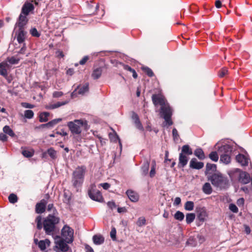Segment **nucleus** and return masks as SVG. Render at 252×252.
<instances>
[{
    "label": "nucleus",
    "mask_w": 252,
    "mask_h": 252,
    "mask_svg": "<svg viewBox=\"0 0 252 252\" xmlns=\"http://www.w3.org/2000/svg\"><path fill=\"white\" fill-rule=\"evenodd\" d=\"M242 170L239 168L232 169L227 171L231 180L232 182H239Z\"/></svg>",
    "instance_id": "obj_9"
},
{
    "label": "nucleus",
    "mask_w": 252,
    "mask_h": 252,
    "mask_svg": "<svg viewBox=\"0 0 252 252\" xmlns=\"http://www.w3.org/2000/svg\"><path fill=\"white\" fill-rule=\"evenodd\" d=\"M63 93L61 91H55L53 93V97L54 98H59L62 96Z\"/></svg>",
    "instance_id": "obj_50"
},
{
    "label": "nucleus",
    "mask_w": 252,
    "mask_h": 252,
    "mask_svg": "<svg viewBox=\"0 0 252 252\" xmlns=\"http://www.w3.org/2000/svg\"><path fill=\"white\" fill-rule=\"evenodd\" d=\"M34 115L33 112L31 110H27L24 112L25 117L27 119H32L33 118Z\"/></svg>",
    "instance_id": "obj_42"
},
{
    "label": "nucleus",
    "mask_w": 252,
    "mask_h": 252,
    "mask_svg": "<svg viewBox=\"0 0 252 252\" xmlns=\"http://www.w3.org/2000/svg\"><path fill=\"white\" fill-rule=\"evenodd\" d=\"M99 185L101 186L104 189H108L110 187V184L107 183H101Z\"/></svg>",
    "instance_id": "obj_62"
},
{
    "label": "nucleus",
    "mask_w": 252,
    "mask_h": 252,
    "mask_svg": "<svg viewBox=\"0 0 252 252\" xmlns=\"http://www.w3.org/2000/svg\"><path fill=\"white\" fill-rule=\"evenodd\" d=\"M217 170V165L215 164L209 163L206 164V173H211L216 171Z\"/></svg>",
    "instance_id": "obj_27"
},
{
    "label": "nucleus",
    "mask_w": 252,
    "mask_h": 252,
    "mask_svg": "<svg viewBox=\"0 0 252 252\" xmlns=\"http://www.w3.org/2000/svg\"><path fill=\"white\" fill-rule=\"evenodd\" d=\"M172 135L174 141L178 140L179 135L178 134L177 130L175 128H174L172 130Z\"/></svg>",
    "instance_id": "obj_47"
},
{
    "label": "nucleus",
    "mask_w": 252,
    "mask_h": 252,
    "mask_svg": "<svg viewBox=\"0 0 252 252\" xmlns=\"http://www.w3.org/2000/svg\"><path fill=\"white\" fill-rule=\"evenodd\" d=\"M194 203L191 201H188L186 202L184 207L187 211H192L194 208Z\"/></svg>",
    "instance_id": "obj_36"
},
{
    "label": "nucleus",
    "mask_w": 252,
    "mask_h": 252,
    "mask_svg": "<svg viewBox=\"0 0 252 252\" xmlns=\"http://www.w3.org/2000/svg\"><path fill=\"white\" fill-rule=\"evenodd\" d=\"M85 172L86 167L84 166H78L73 171L71 182L74 188L77 189L82 186Z\"/></svg>",
    "instance_id": "obj_3"
},
{
    "label": "nucleus",
    "mask_w": 252,
    "mask_h": 252,
    "mask_svg": "<svg viewBox=\"0 0 252 252\" xmlns=\"http://www.w3.org/2000/svg\"><path fill=\"white\" fill-rule=\"evenodd\" d=\"M47 203L46 200L43 199L35 205V211L37 214L44 213L46 209V205Z\"/></svg>",
    "instance_id": "obj_13"
},
{
    "label": "nucleus",
    "mask_w": 252,
    "mask_h": 252,
    "mask_svg": "<svg viewBox=\"0 0 252 252\" xmlns=\"http://www.w3.org/2000/svg\"><path fill=\"white\" fill-rule=\"evenodd\" d=\"M78 94H84L86 92L89 91V84L86 83L83 86L80 87H78Z\"/></svg>",
    "instance_id": "obj_32"
},
{
    "label": "nucleus",
    "mask_w": 252,
    "mask_h": 252,
    "mask_svg": "<svg viewBox=\"0 0 252 252\" xmlns=\"http://www.w3.org/2000/svg\"><path fill=\"white\" fill-rule=\"evenodd\" d=\"M90 57L88 56H84L80 61L79 64L84 65L86 62L89 60Z\"/></svg>",
    "instance_id": "obj_51"
},
{
    "label": "nucleus",
    "mask_w": 252,
    "mask_h": 252,
    "mask_svg": "<svg viewBox=\"0 0 252 252\" xmlns=\"http://www.w3.org/2000/svg\"><path fill=\"white\" fill-rule=\"evenodd\" d=\"M195 218V215L194 213H188L186 216V220L187 224L192 222Z\"/></svg>",
    "instance_id": "obj_33"
},
{
    "label": "nucleus",
    "mask_w": 252,
    "mask_h": 252,
    "mask_svg": "<svg viewBox=\"0 0 252 252\" xmlns=\"http://www.w3.org/2000/svg\"><path fill=\"white\" fill-rule=\"evenodd\" d=\"M117 211L119 213H126L127 211L126 208L125 207H118Z\"/></svg>",
    "instance_id": "obj_61"
},
{
    "label": "nucleus",
    "mask_w": 252,
    "mask_h": 252,
    "mask_svg": "<svg viewBox=\"0 0 252 252\" xmlns=\"http://www.w3.org/2000/svg\"><path fill=\"white\" fill-rule=\"evenodd\" d=\"M236 160L241 166H246L248 165L250 158L248 156L240 154L236 156Z\"/></svg>",
    "instance_id": "obj_11"
},
{
    "label": "nucleus",
    "mask_w": 252,
    "mask_h": 252,
    "mask_svg": "<svg viewBox=\"0 0 252 252\" xmlns=\"http://www.w3.org/2000/svg\"><path fill=\"white\" fill-rule=\"evenodd\" d=\"M62 240L64 243L66 245L67 243H71L73 241V234L74 230L67 225H65L62 229Z\"/></svg>",
    "instance_id": "obj_6"
},
{
    "label": "nucleus",
    "mask_w": 252,
    "mask_h": 252,
    "mask_svg": "<svg viewBox=\"0 0 252 252\" xmlns=\"http://www.w3.org/2000/svg\"><path fill=\"white\" fill-rule=\"evenodd\" d=\"M126 194L132 202H137L139 199L138 194L132 190H127Z\"/></svg>",
    "instance_id": "obj_21"
},
{
    "label": "nucleus",
    "mask_w": 252,
    "mask_h": 252,
    "mask_svg": "<svg viewBox=\"0 0 252 252\" xmlns=\"http://www.w3.org/2000/svg\"><path fill=\"white\" fill-rule=\"evenodd\" d=\"M110 236L113 240L116 239V230L115 228H114L112 229V230L110 232Z\"/></svg>",
    "instance_id": "obj_56"
},
{
    "label": "nucleus",
    "mask_w": 252,
    "mask_h": 252,
    "mask_svg": "<svg viewBox=\"0 0 252 252\" xmlns=\"http://www.w3.org/2000/svg\"><path fill=\"white\" fill-rule=\"evenodd\" d=\"M47 153L51 158L55 159L57 158V152L53 148H50L48 149Z\"/></svg>",
    "instance_id": "obj_39"
},
{
    "label": "nucleus",
    "mask_w": 252,
    "mask_h": 252,
    "mask_svg": "<svg viewBox=\"0 0 252 252\" xmlns=\"http://www.w3.org/2000/svg\"><path fill=\"white\" fill-rule=\"evenodd\" d=\"M251 181V177L247 172L242 171L239 182L242 184H248Z\"/></svg>",
    "instance_id": "obj_19"
},
{
    "label": "nucleus",
    "mask_w": 252,
    "mask_h": 252,
    "mask_svg": "<svg viewBox=\"0 0 252 252\" xmlns=\"http://www.w3.org/2000/svg\"><path fill=\"white\" fill-rule=\"evenodd\" d=\"M216 148L218 149V153L220 156V161L225 164H229L231 162L230 155L233 147L229 145L225 144Z\"/></svg>",
    "instance_id": "obj_4"
},
{
    "label": "nucleus",
    "mask_w": 252,
    "mask_h": 252,
    "mask_svg": "<svg viewBox=\"0 0 252 252\" xmlns=\"http://www.w3.org/2000/svg\"><path fill=\"white\" fill-rule=\"evenodd\" d=\"M152 99L154 104L155 106L160 105L161 106L160 114L161 117L165 120L166 126H171L173 122L171 120L172 115V109L164 97L157 94H153Z\"/></svg>",
    "instance_id": "obj_2"
},
{
    "label": "nucleus",
    "mask_w": 252,
    "mask_h": 252,
    "mask_svg": "<svg viewBox=\"0 0 252 252\" xmlns=\"http://www.w3.org/2000/svg\"><path fill=\"white\" fill-rule=\"evenodd\" d=\"M30 33L34 37H38L40 36V33L38 32L37 30L35 28H32L30 30Z\"/></svg>",
    "instance_id": "obj_48"
},
{
    "label": "nucleus",
    "mask_w": 252,
    "mask_h": 252,
    "mask_svg": "<svg viewBox=\"0 0 252 252\" xmlns=\"http://www.w3.org/2000/svg\"><path fill=\"white\" fill-rule=\"evenodd\" d=\"M210 180L214 186L220 188H224L228 183L226 178L220 174H214L210 177Z\"/></svg>",
    "instance_id": "obj_8"
},
{
    "label": "nucleus",
    "mask_w": 252,
    "mask_h": 252,
    "mask_svg": "<svg viewBox=\"0 0 252 252\" xmlns=\"http://www.w3.org/2000/svg\"><path fill=\"white\" fill-rule=\"evenodd\" d=\"M47 211H52L53 214L56 215V214H58L57 211L55 207L54 206V204L53 203L49 204L47 206Z\"/></svg>",
    "instance_id": "obj_43"
},
{
    "label": "nucleus",
    "mask_w": 252,
    "mask_h": 252,
    "mask_svg": "<svg viewBox=\"0 0 252 252\" xmlns=\"http://www.w3.org/2000/svg\"><path fill=\"white\" fill-rule=\"evenodd\" d=\"M85 249L86 252H94L92 248L88 245H86L85 246Z\"/></svg>",
    "instance_id": "obj_64"
},
{
    "label": "nucleus",
    "mask_w": 252,
    "mask_h": 252,
    "mask_svg": "<svg viewBox=\"0 0 252 252\" xmlns=\"http://www.w3.org/2000/svg\"><path fill=\"white\" fill-rule=\"evenodd\" d=\"M229 209L233 213H237L238 212V208L234 204H230L229 206Z\"/></svg>",
    "instance_id": "obj_49"
},
{
    "label": "nucleus",
    "mask_w": 252,
    "mask_h": 252,
    "mask_svg": "<svg viewBox=\"0 0 252 252\" xmlns=\"http://www.w3.org/2000/svg\"><path fill=\"white\" fill-rule=\"evenodd\" d=\"M142 70L147 74V75L149 77H152L154 76V73L152 69L147 66H143L142 67Z\"/></svg>",
    "instance_id": "obj_40"
},
{
    "label": "nucleus",
    "mask_w": 252,
    "mask_h": 252,
    "mask_svg": "<svg viewBox=\"0 0 252 252\" xmlns=\"http://www.w3.org/2000/svg\"><path fill=\"white\" fill-rule=\"evenodd\" d=\"M194 155L199 159H204L205 158L204 153L203 150L200 148H197L194 152Z\"/></svg>",
    "instance_id": "obj_24"
},
{
    "label": "nucleus",
    "mask_w": 252,
    "mask_h": 252,
    "mask_svg": "<svg viewBox=\"0 0 252 252\" xmlns=\"http://www.w3.org/2000/svg\"><path fill=\"white\" fill-rule=\"evenodd\" d=\"M208 217V214L205 208H199L197 211V219L198 220L200 224H198L199 226L202 224Z\"/></svg>",
    "instance_id": "obj_10"
},
{
    "label": "nucleus",
    "mask_w": 252,
    "mask_h": 252,
    "mask_svg": "<svg viewBox=\"0 0 252 252\" xmlns=\"http://www.w3.org/2000/svg\"><path fill=\"white\" fill-rule=\"evenodd\" d=\"M34 5L32 3L30 2H26L22 8L21 14L27 16L29 14L30 12L34 10Z\"/></svg>",
    "instance_id": "obj_14"
},
{
    "label": "nucleus",
    "mask_w": 252,
    "mask_h": 252,
    "mask_svg": "<svg viewBox=\"0 0 252 252\" xmlns=\"http://www.w3.org/2000/svg\"><path fill=\"white\" fill-rule=\"evenodd\" d=\"M156 162L155 160H153L152 161V167L150 172V176L153 178L156 174Z\"/></svg>",
    "instance_id": "obj_37"
},
{
    "label": "nucleus",
    "mask_w": 252,
    "mask_h": 252,
    "mask_svg": "<svg viewBox=\"0 0 252 252\" xmlns=\"http://www.w3.org/2000/svg\"><path fill=\"white\" fill-rule=\"evenodd\" d=\"M27 32L24 29H19L18 33L16 34L17 36V40L19 44L24 43V41L26 36Z\"/></svg>",
    "instance_id": "obj_18"
},
{
    "label": "nucleus",
    "mask_w": 252,
    "mask_h": 252,
    "mask_svg": "<svg viewBox=\"0 0 252 252\" xmlns=\"http://www.w3.org/2000/svg\"><path fill=\"white\" fill-rule=\"evenodd\" d=\"M85 125H87V122L83 120H75L67 123V126L71 133L76 134H79L81 133V127Z\"/></svg>",
    "instance_id": "obj_7"
},
{
    "label": "nucleus",
    "mask_w": 252,
    "mask_h": 252,
    "mask_svg": "<svg viewBox=\"0 0 252 252\" xmlns=\"http://www.w3.org/2000/svg\"><path fill=\"white\" fill-rule=\"evenodd\" d=\"M22 45V46L21 47V49L19 50V51H17V53L19 54H25V51L26 50V47L25 46V44H21Z\"/></svg>",
    "instance_id": "obj_52"
},
{
    "label": "nucleus",
    "mask_w": 252,
    "mask_h": 252,
    "mask_svg": "<svg viewBox=\"0 0 252 252\" xmlns=\"http://www.w3.org/2000/svg\"><path fill=\"white\" fill-rule=\"evenodd\" d=\"M98 190H97L96 189V186L95 185V184H92L90 186L88 190V194L89 196H90L91 195L92 196H93V194H94V192H96V191H97Z\"/></svg>",
    "instance_id": "obj_34"
},
{
    "label": "nucleus",
    "mask_w": 252,
    "mask_h": 252,
    "mask_svg": "<svg viewBox=\"0 0 252 252\" xmlns=\"http://www.w3.org/2000/svg\"><path fill=\"white\" fill-rule=\"evenodd\" d=\"M34 242L36 245H38L39 248L42 251H44L50 244V241L47 239L40 241H38L37 239H34Z\"/></svg>",
    "instance_id": "obj_12"
},
{
    "label": "nucleus",
    "mask_w": 252,
    "mask_h": 252,
    "mask_svg": "<svg viewBox=\"0 0 252 252\" xmlns=\"http://www.w3.org/2000/svg\"><path fill=\"white\" fill-rule=\"evenodd\" d=\"M107 205L108 207L112 210L117 207V205L114 201H109L107 202Z\"/></svg>",
    "instance_id": "obj_54"
},
{
    "label": "nucleus",
    "mask_w": 252,
    "mask_h": 252,
    "mask_svg": "<svg viewBox=\"0 0 252 252\" xmlns=\"http://www.w3.org/2000/svg\"><path fill=\"white\" fill-rule=\"evenodd\" d=\"M209 158L214 161H217L219 159V155L217 152L213 151L210 153L209 155Z\"/></svg>",
    "instance_id": "obj_38"
},
{
    "label": "nucleus",
    "mask_w": 252,
    "mask_h": 252,
    "mask_svg": "<svg viewBox=\"0 0 252 252\" xmlns=\"http://www.w3.org/2000/svg\"><path fill=\"white\" fill-rule=\"evenodd\" d=\"M3 131L4 133L9 135L12 137H14L15 136V134L12 130V129L8 126H5L3 128Z\"/></svg>",
    "instance_id": "obj_31"
},
{
    "label": "nucleus",
    "mask_w": 252,
    "mask_h": 252,
    "mask_svg": "<svg viewBox=\"0 0 252 252\" xmlns=\"http://www.w3.org/2000/svg\"><path fill=\"white\" fill-rule=\"evenodd\" d=\"M68 102H69V101L66 100V101H64L57 102L55 103H56L57 107L59 108L62 106L64 105L67 104L68 103Z\"/></svg>",
    "instance_id": "obj_59"
},
{
    "label": "nucleus",
    "mask_w": 252,
    "mask_h": 252,
    "mask_svg": "<svg viewBox=\"0 0 252 252\" xmlns=\"http://www.w3.org/2000/svg\"><path fill=\"white\" fill-rule=\"evenodd\" d=\"M150 163L148 161H145L141 166V171L143 175L145 176L148 174L149 168Z\"/></svg>",
    "instance_id": "obj_29"
},
{
    "label": "nucleus",
    "mask_w": 252,
    "mask_h": 252,
    "mask_svg": "<svg viewBox=\"0 0 252 252\" xmlns=\"http://www.w3.org/2000/svg\"><path fill=\"white\" fill-rule=\"evenodd\" d=\"M60 218L56 215H49L45 218L42 222V218L38 216L35 219L37 223V228L41 229L42 227L46 235H52L55 240V248L57 252H66L68 251L69 247L61 240V237L56 234L59 232V228L57 225L59 223Z\"/></svg>",
    "instance_id": "obj_1"
},
{
    "label": "nucleus",
    "mask_w": 252,
    "mask_h": 252,
    "mask_svg": "<svg viewBox=\"0 0 252 252\" xmlns=\"http://www.w3.org/2000/svg\"><path fill=\"white\" fill-rule=\"evenodd\" d=\"M22 105L26 108H33L34 107V105L27 102L22 103Z\"/></svg>",
    "instance_id": "obj_57"
},
{
    "label": "nucleus",
    "mask_w": 252,
    "mask_h": 252,
    "mask_svg": "<svg viewBox=\"0 0 252 252\" xmlns=\"http://www.w3.org/2000/svg\"><path fill=\"white\" fill-rule=\"evenodd\" d=\"M99 6L98 4H96L93 1H91L90 3H89L88 5L89 14L91 15L95 14Z\"/></svg>",
    "instance_id": "obj_20"
},
{
    "label": "nucleus",
    "mask_w": 252,
    "mask_h": 252,
    "mask_svg": "<svg viewBox=\"0 0 252 252\" xmlns=\"http://www.w3.org/2000/svg\"><path fill=\"white\" fill-rule=\"evenodd\" d=\"M89 197L91 199L99 202H102L103 200L102 195L99 190L94 192V193L93 194V196L91 195Z\"/></svg>",
    "instance_id": "obj_23"
},
{
    "label": "nucleus",
    "mask_w": 252,
    "mask_h": 252,
    "mask_svg": "<svg viewBox=\"0 0 252 252\" xmlns=\"http://www.w3.org/2000/svg\"><path fill=\"white\" fill-rule=\"evenodd\" d=\"M228 72V70L226 68H222L219 72V75L220 77H224Z\"/></svg>",
    "instance_id": "obj_53"
},
{
    "label": "nucleus",
    "mask_w": 252,
    "mask_h": 252,
    "mask_svg": "<svg viewBox=\"0 0 252 252\" xmlns=\"http://www.w3.org/2000/svg\"><path fill=\"white\" fill-rule=\"evenodd\" d=\"M23 155L26 158H31L33 155V152L28 150H24L22 152Z\"/></svg>",
    "instance_id": "obj_44"
},
{
    "label": "nucleus",
    "mask_w": 252,
    "mask_h": 252,
    "mask_svg": "<svg viewBox=\"0 0 252 252\" xmlns=\"http://www.w3.org/2000/svg\"><path fill=\"white\" fill-rule=\"evenodd\" d=\"M202 191L206 194H210L212 192V189L210 183H205L202 187Z\"/></svg>",
    "instance_id": "obj_28"
},
{
    "label": "nucleus",
    "mask_w": 252,
    "mask_h": 252,
    "mask_svg": "<svg viewBox=\"0 0 252 252\" xmlns=\"http://www.w3.org/2000/svg\"><path fill=\"white\" fill-rule=\"evenodd\" d=\"M9 201L12 204H14L18 201V197L14 193H11L8 196Z\"/></svg>",
    "instance_id": "obj_41"
},
{
    "label": "nucleus",
    "mask_w": 252,
    "mask_h": 252,
    "mask_svg": "<svg viewBox=\"0 0 252 252\" xmlns=\"http://www.w3.org/2000/svg\"><path fill=\"white\" fill-rule=\"evenodd\" d=\"M146 223V219L144 217H140L138 218L136 224L139 226L144 225Z\"/></svg>",
    "instance_id": "obj_46"
},
{
    "label": "nucleus",
    "mask_w": 252,
    "mask_h": 252,
    "mask_svg": "<svg viewBox=\"0 0 252 252\" xmlns=\"http://www.w3.org/2000/svg\"><path fill=\"white\" fill-rule=\"evenodd\" d=\"M102 69L101 67H97L94 69L92 73V76L94 79L99 78L101 75Z\"/></svg>",
    "instance_id": "obj_25"
},
{
    "label": "nucleus",
    "mask_w": 252,
    "mask_h": 252,
    "mask_svg": "<svg viewBox=\"0 0 252 252\" xmlns=\"http://www.w3.org/2000/svg\"><path fill=\"white\" fill-rule=\"evenodd\" d=\"M189 166L193 169H200L203 167L204 163L202 162L197 161L195 158H192L190 161Z\"/></svg>",
    "instance_id": "obj_17"
},
{
    "label": "nucleus",
    "mask_w": 252,
    "mask_h": 252,
    "mask_svg": "<svg viewBox=\"0 0 252 252\" xmlns=\"http://www.w3.org/2000/svg\"><path fill=\"white\" fill-rule=\"evenodd\" d=\"M7 60L10 64H17L19 63L20 59L16 58L15 57H12L10 58H8Z\"/></svg>",
    "instance_id": "obj_45"
},
{
    "label": "nucleus",
    "mask_w": 252,
    "mask_h": 252,
    "mask_svg": "<svg viewBox=\"0 0 252 252\" xmlns=\"http://www.w3.org/2000/svg\"><path fill=\"white\" fill-rule=\"evenodd\" d=\"M134 123H135V125L137 128H138L140 130H143V127L142 125V124L141 123V122L140 121V120L136 122H135Z\"/></svg>",
    "instance_id": "obj_58"
},
{
    "label": "nucleus",
    "mask_w": 252,
    "mask_h": 252,
    "mask_svg": "<svg viewBox=\"0 0 252 252\" xmlns=\"http://www.w3.org/2000/svg\"><path fill=\"white\" fill-rule=\"evenodd\" d=\"M174 218L176 220H178L179 221H182L184 218H185V215L183 213H182V212L180 211H177L175 214H174Z\"/></svg>",
    "instance_id": "obj_35"
},
{
    "label": "nucleus",
    "mask_w": 252,
    "mask_h": 252,
    "mask_svg": "<svg viewBox=\"0 0 252 252\" xmlns=\"http://www.w3.org/2000/svg\"><path fill=\"white\" fill-rule=\"evenodd\" d=\"M93 241L94 244L100 245L103 243L104 238L100 234L94 235L93 237Z\"/></svg>",
    "instance_id": "obj_22"
},
{
    "label": "nucleus",
    "mask_w": 252,
    "mask_h": 252,
    "mask_svg": "<svg viewBox=\"0 0 252 252\" xmlns=\"http://www.w3.org/2000/svg\"><path fill=\"white\" fill-rule=\"evenodd\" d=\"M9 67L8 63L5 62L0 63V75L7 79V69Z\"/></svg>",
    "instance_id": "obj_16"
},
{
    "label": "nucleus",
    "mask_w": 252,
    "mask_h": 252,
    "mask_svg": "<svg viewBox=\"0 0 252 252\" xmlns=\"http://www.w3.org/2000/svg\"><path fill=\"white\" fill-rule=\"evenodd\" d=\"M28 21L26 16L20 14L16 26L18 27L19 29H24V26L27 24Z\"/></svg>",
    "instance_id": "obj_15"
},
{
    "label": "nucleus",
    "mask_w": 252,
    "mask_h": 252,
    "mask_svg": "<svg viewBox=\"0 0 252 252\" xmlns=\"http://www.w3.org/2000/svg\"><path fill=\"white\" fill-rule=\"evenodd\" d=\"M50 116V113L47 112H44L41 113L39 116V121L40 122H46L48 121V117Z\"/></svg>",
    "instance_id": "obj_26"
},
{
    "label": "nucleus",
    "mask_w": 252,
    "mask_h": 252,
    "mask_svg": "<svg viewBox=\"0 0 252 252\" xmlns=\"http://www.w3.org/2000/svg\"><path fill=\"white\" fill-rule=\"evenodd\" d=\"M132 119L133 120L134 122L139 120V118L138 115L135 112L132 113Z\"/></svg>",
    "instance_id": "obj_63"
},
{
    "label": "nucleus",
    "mask_w": 252,
    "mask_h": 252,
    "mask_svg": "<svg viewBox=\"0 0 252 252\" xmlns=\"http://www.w3.org/2000/svg\"><path fill=\"white\" fill-rule=\"evenodd\" d=\"M192 150L189 145L182 146L181 152L179 154L178 166L184 167L188 163L189 158L188 156L192 154Z\"/></svg>",
    "instance_id": "obj_5"
},
{
    "label": "nucleus",
    "mask_w": 252,
    "mask_h": 252,
    "mask_svg": "<svg viewBox=\"0 0 252 252\" xmlns=\"http://www.w3.org/2000/svg\"><path fill=\"white\" fill-rule=\"evenodd\" d=\"M57 106L56 103L49 104L45 106V108L47 109L52 110L57 108Z\"/></svg>",
    "instance_id": "obj_55"
},
{
    "label": "nucleus",
    "mask_w": 252,
    "mask_h": 252,
    "mask_svg": "<svg viewBox=\"0 0 252 252\" xmlns=\"http://www.w3.org/2000/svg\"><path fill=\"white\" fill-rule=\"evenodd\" d=\"M7 136L3 133H0V140L3 142L7 141Z\"/></svg>",
    "instance_id": "obj_60"
},
{
    "label": "nucleus",
    "mask_w": 252,
    "mask_h": 252,
    "mask_svg": "<svg viewBox=\"0 0 252 252\" xmlns=\"http://www.w3.org/2000/svg\"><path fill=\"white\" fill-rule=\"evenodd\" d=\"M62 119L61 118H58L54 119L48 123L46 124V126L47 128H51L53 127L56 125H57L58 123L60 122Z\"/></svg>",
    "instance_id": "obj_30"
}]
</instances>
